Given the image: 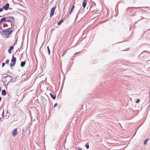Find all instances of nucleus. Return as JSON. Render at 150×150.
<instances>
[{"instance_id": "nucleus-1", "label": "nucleus", "mask_w": 150, "mask_h": 150, "mask_svg": "<svg viewBox=\"0 0 150 150\" xmlns=\"http://www.w3.org/2000/svg\"><path fill=\"white\" fill-rule=\"evenodd\" d=\"M6 22L11 23V26H12V21H14V19L13 17L12 16H8L6 17Z\"/></svg>"}, {"instance_id": "nucleus-2", "label": "nucleus", "mask_w": 150, "mask_h": 150, "mask_svg": "<svg viewBox=\"0 0 150 150\" xmlns=\"http://www.w3.org/2000/svg\"><path fill=\"white\" fill-rule=\"evenodd\" d=\"M13 30H11L10 31L9 30H5L1 31L2 34L5 36H8L10 35V33Z\"/></svg>"}, {"instance_id": "nucleus-3", "label": "nucleus", "mask_w": 150, "mask_h": 150, "mask_svg": "<svg viewBox=\"0 0 150 150\" xmlns=\"http://www.w3.org/2000/svg\"><path fill=\"white\" fill-rule=\"evenodd\" d=\"M56 8V6H55L51 8L50 14V17H52V16L54 15V13Z\"/></svg>"}, {"instance_id": "nucleus-4", "label": "nucleus", "mask_w": 150, "mask_h": 150, "mask_svg": "<svg viewBox=\"0 0 150 150\" xmlns=\"http://www.w3.org/2000/svg\"><path fill=\"white\" fill-rule=\"evenodd\" d=\"M12 134L13 137L16 136L18 134L17 129H15L14 130L12 131Z\"/></svg>"}, {"instance_id": "nucleus-5", "label": "nucleus", "mask_w": 150, "mask_h": 150, "mask_svg": "<svg viewBox=\"0 0 150 150\" xmlns=\"http://www.w3.org/2000/svg\"><path fill=\"white\" fill-rule=\"evenodd\" d=\"M9 7V4L8 3H6V4L3 6L2 8L4 9L5 10H7L8 9Z\"/></svg>"}, {"instance_id": "nucleus-6", "label": "nucleus", "mask_w": 150, "mask_h": 150, "mask_svg": "<svg viewBox=\"0 0 150 150\" xmlns=\"http://www.w3.org/2000/svg\"><path fill=\"white\" fill-rule=\"evenodd\" d=\"M16 44V43H15L13 45H14L13 46H10L9 47V49L8 50V52L9 53H11V50L13 49L14 46H15V45Z\"/></svg>"}, {"instance_id": "nucleus-7", "label": "nucleus", "mask_w": 150, "mask_h": 150, "mask_svg": "<svg viewBox=\"0 0 150 150\" xmlns=\"http://www.w3.org/2000/svg\"><path fill=\"white\" fill-rule=\"evenodd\" d=\"M16 58L14 57V55H13L11 61V62H12L16 63Z\"/></svg>"}, {"instance_id": "nucleus-8", "label": "nucleus", "mask_w": 150, "mask_h": 150, "mask_svg": "<svg viewBox=\"0 0 150 150\" xmlns=\"http://www.w3.org/2000/svg\"><path fill=\"white\" fill-rule=\"evenodd\" d=\"M86 4H87V3H86V1L85 0H84L83 2V3H82V5L83 7V8H84L86 6Z\"/></svg>"}, {"instance_id": "nucleus-9", "label": "nucleus", "mask_w": 150, "mask_h": 150, "mask_svg": "<svg viewBox=\"0 0 150 150\" xmlns=\"http://www.w3.org/2000/svg\"><path fill=\"white\" fill-rule=\"evenodd\" d=\"M25 64V61H23L21 62V66L23 67Z\"/></svg>"}, {"instance_id": "nucleus-10", "label": "nucleus", "mask_w": 150, "mask_h": 150, "mask_svg": "<svg viewBox=\"0 0 150 150\" xmlns=\"http://www.w3.org/2000/svg\"><path fill=\"white\" fill-rule=\"evenodd\" d=\"M51 97L54 100L56 98V96L55 95H54L53 94H52L51 93L50 94Z\"/></svg>"}, {"instance_id": "nucleus-11", "label": "nucleus", "mask_w": 150, "mask_h": 150, "mask_svg": "<svg viewBox=\"0 0 150 150\" xmlns=\"http://www.w3.org/2000/svg\"><path fill=\"white\" fill-rule=\"evenodd\" d=\"M1 94L3 96L5 95L6 94V91L5 90H3L1 91Z\"/></svg>"}, {"instance_id": "nucleus-12", "label": "nucleus", "mask_w": 150, "mask_h": 150, "mask_svg": "<svg viewBox=\"0 0 150 150\" xmlns=\"http://www.w3.org/2000/svg\"><path fill=\"white\" fill-rule=\"evenodd\" d=\"M74 7H75V6H74V5H73L72 6V8H71V9L70 12L69 13V14H71V13L72 11L74 10Z\"/></svg>"}, {"instance_id": "nucleus-13", "label": "nucleus", "mask_w": 150, "mask_h": 150, "mask_svg": "<svg viewBox=\"0 0 150 150\" xmlns=\"http://www.w3.org/2000/svg\"><path fill=\"white\" fill-rule=\"evenodd\" d=\"M1 22H6V17H4L3 18H2L1 19Z\"/></svg>"}, {"instance_id": "nucleus-14", "label": "nucleus", "mask_w": 150, "mask_h": 150, "mask_svg": "<svg viewBox=\"0 0 150 150\" xmlns=\"http://www.w3.org/2000/svg\"><path fill=\"white\" fill-rule=\"evenodd\" d=\"M16 64V63L12 62L10 64V66L11 67L13 66H14Z\"/></svg>"}, {"instance_id": "nucleus-15", "label": "nucleus", "mask_w": 150, "mask_h": 150, "mask_svg": "<svg viewBox=\"0 0 150 150\" xmlns=\"http://www.w3.org/2000/svg\"><path fill=\"white\" fill-rule=\"evenodd\" d=\"M85 146L86 147V148L87 149H88L89 148V146L88 144V143H87L85 144Z\"/></svg>"}, {"instance_id": "nucleus-16", "label": "nucleus", "mask_w": 150, "mask_h": 150, "mask_svg": "<svg viewBox=\"0 0 150 150\" xmlns=\"http://www.w3.org/2000/svg\"><path fill=\"white\" fill-rule=\"evenodd\" d=\"M63 20L62 19L57 24L59 25H60L61 23L63 22Z\"/></svg>"}, {"instance_id": "nucleus-17", "label": "nucleus", "mask_w": 150, "mask_h": 150, "mask_svg": "<svg viewBox=\"0 0 150 150\" xmlns=\"http://www.w3.org/2000/svg\"><path fill=\"white\" fill-rule=\"evenodd\" d=\"M148 140H149V139H146L144 142V144H146L147 143V141H148Z\"/></svg>"}, {"instance_id": "nucleus-18", "label": "nucleus", "mask_w": 150, "mask_h": 150, "mask_svg": "<svg viewBox=\"0 0 150 150\" xmlns=\"http://www.w3.org/2000/svg\"><path fill=\"white\" fill-rule=\"evenodd\" d=\"M47 50H48V54H49V55H50V49L49 48V47L48 46L47 47Z\"/></svg>"}, {"instance_id": "nucleus-19", "label": "nucleus", "mask_w": 150, "mask_h": 150, "mask_svg": "<svg viewBox=\"0 0 150 150\" xmlns=\"http://www.w3.org/2000/svg\"><path fill=\"white\" fill-rule=\"evenodd\" d=\"M67 50H64V51L63 52V54H62V56H63L65 54V53H66L67 52Z\"/></svg>"}, {"instance_id": "nucleus-20", "label": "nucleus", "mask_w": 150, "mask_h": 150, "mask_svg": "<svg viewBox=\"0 0 150 150\" xmlns=\"http://www.w3.org/2000/svg\"><path fill=\"white\" fill-rule=\"evenodd\" d=\"M5 74L6 75L3 76V78L4 79H5L8 76H10L8 75V74Z\"/></svg>"}, {"instance_id": "nucleus-21", "label": "nucleus", "mask_w": 150, "mask_h": 150, "mask_svg": "<svg viewBox=\"0 0 150 150\" xmlns=\"http://www.w3.org/2000/svg\"><path fill=\"white\" fill-rule=\"evenodd\" d=\"M140 101V100L139 99H137V101H136V103H139V102Z\"/></svg>"}, {"instance_id": "nucleus-22", "label": "nucleus", "mask_w": 150, "mask_h": 150, "mask_svg": "<svg viewBox=\"0 0 150 150\" xmlns=\"http://www.w3.org/2000/svg\"><path fill=\"white\" fill-rule=\"evenodd\" d=\"M9 60H6V63L7 64H8V63H9Z\"/></svg>"}, {"instance_id": "nucleus-23", "label": "nucleus", "mask_w": 150, "mask_h": 150, "mask_svg": "<svg viewBox=\"0 0 150 150\" xmlns=\"http://www.w3.org/2000/svg\"><path fill=\"white\" fill-rule=\"evenodd\" d=\"M3 11V8H0V12H2Z\"/></svg>"}, {"instance_id": "nucleus-24", "label": "nucleus", "mask_w": 150, "mask_h": 150, "mask_svg": "<svg viewBox=\"0 0 150 150\" xmlns=\"http://www.w3.org/2000/svg\"><path fill=\"white\" fill-rule=\"evenodd\" d=\"M5 64V63H2V67H3Z\"/></svg>"}, {"instance_id": "nucleus-25", "label": "nucleus", "mask_w": 150, "mask_h": 150, "mask_svg": "<svg viewBox=\"0 0 150 150\" xmlns=\"http://www.w3.org/2000/svg\"><path fill=\"white\" fill-rule=\"evenodd\" d=\"M1 30H3V29L2 28V27H1V26H0V32L1 33Z\"/></svg>"}, {"instance_id": "nucleus-26", "label": "nucleus", "mask_w": 150, "mask_h": 150, "mask_svg": "<svg viewBox=\"0 0 150 150\" xmlns=\"http://www.w3.org/2000/svg\"><path fill=\"white\" fill-rule=\"evenodd\" d=\"M57 105V103L54 104V107L55 108Z\"/></svg>"}, {"instance_id": "nucleus-27", "label": "nucleus", "mask_w": 150, "mask_h": 150, "mask_svg": "<svg viewBox=\"0 0 150 150\" xmlns=\"http://www.w3.org/2000/svg\"><path fill=\"white\" fill-rule=\"evenodd\" d=\"M142 19H139V20H138V21H139L141 19H143L144 18L143 17H142Z\"/></svg>"}, {"instance_id": "nucleus-28", "label": "nucleus", "mask_w": 150, "mask_h": 150, "mask_svg": "<svg viewBox=\"0 0 150 150\" xmlns=\"http://www.w3.org/2000/svg\"><path fill=\"white\" fill-rule=\"evenodd\" d=\"M11 28H8L7 29V30H8L11 29Z\"/></svg>"}, {"instance_id": "nucleus-29", "label": "nucleus", "mask_w": 150, "mask_h": 150, "mask_svg": "<svg viewBox=\"0 0 150 150\" xmlns=\"http://www.w3.org/2000/svg\"><path fill=\"white\" fill-rule=\"evenodd\" d=\"M78 52H76V53H75L74 54V55L75 54H76V53H77Z\"/></svg>"}, {"instance_id": "nucleus-30", "label": "nucleus", "mask_w": 150, "mask_h": 150, "mask_svg": "<svg viewBox=\"0 0 150 150\" xmlns=\"http://www.w3.org/2000/svg\"><path fill=\"white\" fill-rule=\"evenodd\" d=\"M79 150H81V148H79L78 149Z\"/></svg>"}, {"instance_id": "nucleus-31", "label": "nucleus", "mask_w": 150, "mask_h": 150, "mask_svg": "<svg viewBox=\"0 0 150 150\" xmlns=\"http://www.w3.org/2000/svg\"><path fill=\"white\" fill-rule=\"evenodd\" d=\"M9 9H12V8H9Z\"/></svg>"}, {"instance_id": "nucleus-32", "label": "nucleus", "mask_w": 150, "mask_h": 150, "mask_svg": "<svg viewBox=\"0 0 150 150\" xmlns=\"http://www.w3.org/2000/svg\"><path fill=\"white\" fill-rule=\"evenodd\" d=\"M3 112L2 113V115L3 116L4 115V113H3Z\"/></svg>"}, {"instance_id": "nucleus-33", "label": "nucleus", "mask_w": 150, "mask_h": 150, "mask_svg": "<svg viewBox=\"0 0 150 150\" xmlns=\"http://www.w3.org/2000/svg\"><path fill=\"white\" fill-rule=\"evenodd\" d=\"M94 4L95 6L96 5V4L95 3H94Z\"/></svg>"}, {"instance_id": "nucleus-34", "label": "nucleus", "mask_w": 150, "mask_h": 150, "mask_svg": "<svg viewBox=\"0 0 150 150\" xmlns=\"http://www.w3.org/2000/svg\"><path fill=\"white\" fill-rule=\"evenodd\" d=\"M3 17V16H0V18L2 17Z\"/></svg>"}, {"instance_id": "nucleus-35", "label": "nucleus", "mask_w": 150, "mask_h": 150, "mask_svg": "<svg viewBox=\"0 0 150 150\" xmlns=\"http://www.w3.org/2000/svg\"><path fill=\"white\" fill-rule=\"evenodd\" d=\"M2 22H1V20L0 21V24L2 23Z\"/></svg>"}, {"instance_id": "nucleus-36", "label": "nucleus", "mask_w": 150, "mask_h": 150, "mask_svg": "<svg viewBox=\"0 0 150 150\" xmlns=\"http://www.w3.org/2000/svg\"><path fill=\"white\" fill-rule=\"evenodd\" d=\"M150 28H149V29H148V30H150Z\"/></svg>"}]
</instances>
